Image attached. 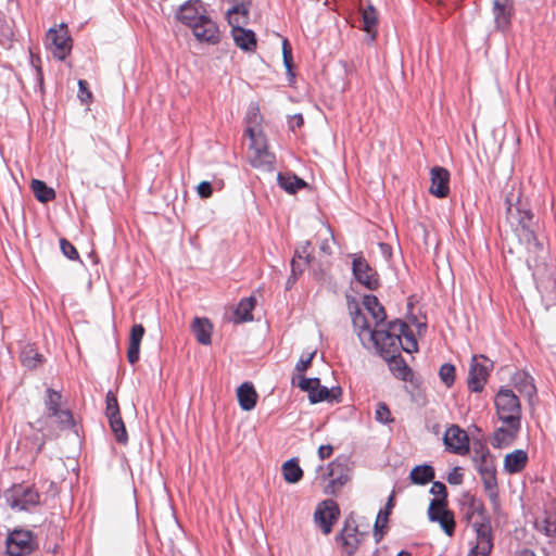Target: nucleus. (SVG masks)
<instances>
[{
	"label": "nucleus",
	"instance_id": "nucleus-12",
	"mask_svg": "<svg viewBox=\"0 0 556 556\" xmlns=\"http://www.w3.org/2000/svg\"><path fill=\"white\" fill-rule=\"evenodd\" d=\"M428 517L431 521L439 522L447 536L454 535L455 519L453 511L447 509V503L431 501L428 508Z\"/></svg>",
	"mask_w": 556,
	"mask_h": 556
},
{
	"label": "nucleus",
	"instance_id": "nucleus-59",
	"mask_svg": "<svg viewBox=\"0 0 556 556\" xmlns=\"http://www.w3.org/2000/svg\"><path fill=\"white\" fill-rule=\"evenodd\" d=\"M375 538H376V541H377V542H379V541L381 540V538H382V534H381V533H380V534L378 533V525H377V523H376V526H375Z\"/></svg>",
	"mask_w": 556,
	"mask_h": 556
},
{
	"label": "nucleus",
	"instance_id": "nucleus-33",
	"mask_svg": "<svg viewBox=\"0 0 556 556\" xmlns=\"http://www.w3.org/2000/svg\"><path fill=\"white\" fill-rule=\"evenodd\" d=\"M283 479L287 483H296L303 477V470L296 459L292 458L283 463L281 467Z\"/></svg>",
	"mask_w": 556,
	"mask_h": 556
},
{
	"label": "nucleus",
	"instance_id": "nucleus-15",
	"mask_svg": "<svg viewBox=\"0 0 556 556\" xmlns=\"http://www.w3.org/2000/svg\"><path fill=\"white\" fill-rule=\"evenodd\" d=\"M443 441L451 453L465 455L469 452L468 434L457 425H452L445 430Z\"/></svg>",
	"mask_w": 556,
	"mask_h": 556
},
{
	"label": "nucleus",
	"instance_id": "nucleus-10",
	"mask_svg": "<svg viewBox=\"0 0 556 556\" xmlns=\"http://www.w3.org/2000/svg\"><path fill=\"white\" fill-rule=\"evenodd\" d=\"M9 505L18 510H29L40 503L39 493L29 485H13L7 493Z\"/></svg>",
	"mask_w": 556,
	"mask_h": 556
},
{
	"label": "nucleus",
	"instance_id": "nucleus-55",
	"mask_svg": "<svg viewBox=\"0 0 556 556\" xmlns=\"http://www.w3.org/2000/svg\"><path fill=\"white\" fill-rule=\"evenodd\" d=\"M519 556H535V554L533 551L526 548L519 553Z\"/></svg>",
	"mask_w": 556,
	"mask_h": 556
},
{
	"label": "nucleus",
	"instance_id": "nucleus-39",
	"mask_svg": "<svg viewBox=\"0 0 556 556\" xmlns=\"http://www.w3.org/2000/svg\"><path fill=\"white\" fill-rule=\"evenodd\" d=\"M312 395V403H318L323 401H334L338 400V397L341 395L340 389H328L327 387L320 386V382L318 383V389L316 393H313Z\"/></svg>",
	"mask_w": 556,
	"mask_h": 556
},
{
	"label": "nucleus",
	"instance_id": "nucleus-9",
	"mask_svg": "<svg viewBox=\"0 0 556 556\" xmlns=\"http://www.w3.org/2000/svg\"><path fill=\"white\" fill-rule=\"evenodd\" d=\"M493 369V362L484 355H473L471 358L469 375H468V389L471 392H481L488 381L490 372Z\"/></svg>",
	"mask_w": 556,
	"mask_h": 556
},
{
	"label": "nucleus",
	"instance_id": "nucleus-29",
	"mask_svg": "<svg viewBox=\"0 0 556 556\" xmlns=\"http://www.w3.org/2000/svg\"><path fill=\"white\" fill-rule=\"evenodd\" d=\"M390 356L389 368L394 377L404 381H410L413 378V371L406 362L402 357L395 356L394 354H390Z\"/></svg>",
	"mask_w": 556,
	"mask_h": 556
},
{
	"label": "nucleus",
	"instance_id": "nucleus-20",
	"mask_svg": "<svg viewBox=\"0 0 556 556\" xmlns=\"http://www.w3.org/2000/svg\"><path fill=\"white\" fill-rule=\"evenodd\" d=\"M430 193L437 198H445L450 192V173L446 168L435 166L430 172Z\"/></svg>",
	"mask_w": 556,
	"mask_h": 556
},
{
	"label": "nucleus",
	"instance_id": "nucleus-56",
	"mask_svg": "<svg viewBox=\"0 0 556 556\" xmlns=\"http://www.w3.org/2000/svg\"><path fill=\"white\" fill-rule=\"evenodd\" d=\"M393 506V495L390 496L389 501H388V504H387V510L391 509ZM388 514L389 511H386V516H384V519L388 518Z\"/></svg>",
	"mask_w": 556,
	"mask_h": 556
},
{
	"label": "nucleus",
	"instance_id": "nucleus-46",
	"mask_svg": "<svg viewBox=\"0 0 556 556\" xmlns=\"http://www.w3.org/2000/svg\"><path fill=\"white\" fill-rule=\"evenodd\" d=\"M430 492L435 496L432 501H442L447 503V490L444 483L440 481L433 482Z\"/></svg>",
	"mask_w": 556,
	"mask_h": 556
},
{
	"label": "nucleus",
	"instance_id": "nucleus-14",
	"mask_svg": "<svg viewBox=\"0 0 556 556\" xmlns=\"http://www.w3.org/2000/svg\"><path fill=\"white\" fill-rule=\"evenodd\" d=\"M339 516V506L332 500L321 502L314 514L315 522L325 534H329L332 531L333 523L338 520Z\"/></svg>",
	"mask_w": 556,
	"mask_h": 556
},
{
	"label": "nucleus",
	"instance_id": "nucleus-25",
	"mask_svg": "<svg viewBox=\"0 0 556 556\" xmlns=\"http://www.w3.org/2000/svg\"><path fill=\"white\" fill-rule=\"evenodd\" d=\"M237 397L243 410H252L257 402V393L252 383L244 382L237 389Z\"/></svg>",
	"mask_w": 556,
	"mask_h": 556
},
{
	"label": "nucleus",
	"instance_id": "nucleus-23",
	"mask_svg": "<svg viewBox=\"0 0 556 556\" xmlns=\"http://www.w3.org/2000/svg\"><path fill=\"white\" fill-rule=\"evenodd\" d=\"M528 463V454L523 450H515L504 458V469L508 473H518L525 469Z\"/></svg>",
	"mask_w": 556,
	"mask_h": 556
},
{
	"label": "nucleus",
	"instance_id": "nucleus-30",
	"mask_svg": "<svg viewBox=\"0 0 556 556\" xmlns=\"http://www.w3.org/2000/svg\"><path fill=\"white\" fill-rule=\"evenodd\" d=\"M514 384L520 395L526 396L531 401L536 394V388L533 380L527 374H517L514 377Z\"/></svg>",
	"mask_w": 556,
	"mask_h": 556
},
{
	"label": "nucleus",
	"instance_id": "nucleus-11",
	"mask_svg": "<svg viewBox=\"0 0 556 556\" xmlns=\"http://www.w3.org/2000/svg\"><path fill=\"white\" fill-rule=\"evenodd\" d=\"M208 16L206 7L201 0L186 1L176 13V18L191 29Z\"/></svg>",
	"mask_w": 556,
	"mask_h": 556
},
{
	"label": "nucleus",
	"instance_id": "nucleus-41",
	"mask_svg": "<svg viewBox=\"0 0 556 556\" xmlns=\"http://www.w3.org/2000/svg\"><path fill=\"white\" fill-rule=\"evenodd\" d=\"M401 343L402 344L400 345V349L407 353H414L418 350L417 340L408 326L404 333L401 336Z\"/></svg>",
	"mask_w": 556,
	"mask_h": 556
},
{
	"label": "nucleus",
	"instance_id": "nucleus-44",
	"mask_svg": "<svg viewBox=\"0 0 556 556\" xmlns=\"http://www.w3.org/2000/svg\"><path fill=\"white\" fill-rule=\"evenodd\" d=\"M375 418L381 424H389L393 421L392 414L388 405L383 402H379L376 405Z\"/></svg>",
	"mask_w": 556,
	"mask_h": 556
},
{
	"label": "nucleus",
	"instance_id": "nucleus-4",
	"mask_svg": "<svg viewBox=\"0 0 556 556\" xmlns=\"http://www.w3.org/2000/svg\"><path fill=\"white\" fill-rule=\"evenodd\" d=\"M407 329V324L402 320H394L388 325L387 329L375 327L370 334L366 349H374L382 355L395 354L400 351L401 336Z\"/></svg>",
	"mask_w": 556,
	"mask_h": 556
},
{
	"label": "nucleus",
	"instance_id": "nucleus-5",
	"mask_svg": "<svg viewBox=\"0 0 556 556\" xmlns=\"http://www.w3.org/2000/svg\"><path fill=\"white\" fill-rule=\"evenodd\" d=\"M251 142L248 149V159L255 168L271 169L275 164V155L269 151L266 137L262 131H255L252 127L245 130Z\"/></svg>",
	"mask_w": 556,
	"mask_h": 556
},
{
	"label": "nucleus",
	"instance_id": "nucleus-58",
	"mask_svg": "<svg viewBox=\"0 0 556 556\" xmlns=\"http://www.w3.org/2000/svg\"><path fill=\"white\" fill-rule=\"evenodd\" d=\"M294 119L296 121L298 127H301L303 125V117L301 115L294 116Z\"/></svg>",
	"mask_w": 556,
	"mask_h": 556
},
{
	"label": "nucleus",
	"instance_id": "nucleus-45",
	"mask_svg": "<svg viewBox=\"0 0 556 556\" xmlns=\"http://www.w3.org/2000/svg\"><path fill=\"white\" fill-rule=\"evenodd\" d=\"M319 379L318 378H304L301 377L299 388L308 393L309 401L312 402L313 393L317 392Z\"/></svg>",
	"mask_w": 556,
	"mask_h": 556
},
{
	"label": "nucleus",
	"instance_id": "nucleus-52",
	"mask_svg": "<svg viewBox=\"0 0 556 556\" xmlns=\"http://www.w3.org/2000/svg\"><path fill=\"white\" fill-rule=\"evenodd\" d=\"M282 53H283V62L287 66V68H291V62H292V51L290 43L287 39L282 42Z\"/></svg>",
	"mask_w": 556,
	"mask_h": 556
},
{
	"label": "nucleus",
	"instance_id": "nucleus-40",
	"mask_svg": "<svg viewBox=\"0 0 556 556\" xmlns=\"http://www.w3.org/2000/svg\"><path fill=\"white\" fill-rule=\"evenodd\" d=\"M343 546L349 556H353L358 547V534L356 529H345L342 534Z\"/></svg>",
	"mask_w": 556,
	"mask_h": 556
},
{
	"label": "nucleus",
	"instance_id": "nucleus-32",
	"mask_svg": "<svg viewBox=\"0 0 556 556\" xmlns=\"http://www.w3.org/2000/svg\"><path fill=\"white\" fill-rule=\"evenodd\" d=\"M256 300L254 296L242 299L235 311L237 321H251L253 319L252 311L254 309Z\"/></svg>",
	"mask_w": 556,
	"mask_h": 556
},
{
	"label": "nucleus",
	"instance_id": "nucleus-31",
	"mask_svg": "<svg viewBox=\"0 0 556 556\" xmlns=\"http://www.w3.org/2000/svg\"><path fill=\"white\" fill-rule=\"evenodd\" d=\"M30 187L35 198L41 203H48L54 200L56 197L54 189L48 187L47 184L42 180L33 179Z\"/></svg>",
	"mask_w": 556,
	"mask_h": 556
},
{
	"label": "nucleus",
	"instance_id": "nucleus-24",
	"mask_svg": "<svg viewBox=\"0 0 556 556\" xmlns=\"http://www.w3.org/2000/svg\"><path fill=\"white\" fill-rule=\"evenodd\" d=\"M362 14V29L369 36L370 41H374L377 36L378 14L372 5H367L361 9Z\"/></svg>",
	"mask_w": 556,
	"mask_h": 556
},
{
	"label": "nucleus",
	"instance_id": "nucleus-16",
	"mask_svg": "<svg viewBox=\"0 0 556 556\" xmlns=\"http://www.w3.org/2000/svg\"><path fill=\"white\" fill-rule=\"evenodd\" d=\"M492 13L495 28L501 31L507 30L514 15V0H493Z\"/></svg>",
	"mask_w": 556,
	"mask_h": 556
},
{
	"label": "nucleus",
	"instance_id": "nucleus-17",
	"mask_svg": "<svg viewBox=\"0 0 556 556\" xmlns=\"http://www.w3.org/2000/svg\"><path fill=\"white\" fill-rule=\"evenodd\" d=\"M197 40L208 45H217L220 41L222 33L217 24L208 16L192 28Z\"/></svg>",
	"mask_w": 556,
	"mask_h": 556
},
{
	"label": "nucleus",
	"instance_id": "nucleus-13",
	"mask_svg": "<svg viewBox=\"0 0 556 556\" xmlns=\"http://www.w3.org/2000/svg\"><path fill=\"white\" fill-rule=\"evenodd\" d=\"M352 270L355 279L368 290H376L379 285L377 271L370 267L362 255H355L352 263Z\"/></svg>",
	"mask_w": 556,
	"mask_h": 556
},
{
	"label": "nucleus",
	"instance_id": "nucleus-2",
	"mask_svg": "<svg viewBox=\"0 0 556 556\" xmlns=\"http://www.w3.org/2000/svg\"><path fill=\"white\" fill-rule=\"evenodd\" d=\"M494 406L495 414L504 426L494 431L492 445L507 446L515 441L521 429V403L511 389L501 387L494 396Z\"/></svg>",
	"mask_w": 556,
	"mask_h": 556
},
{
	"label": "nucleus",
	"instance_id": "nucleus-28",
	"mask_svg": "<svg viewBox=\"0 0 556 556\" xmlns=\"http://www.w3.org/2000/svg\"><path fill=\"white\" fill-rule=\"evenodd\" d=\"M535 529L546 536L556 535V513L544 511L542 516L536 517L534 521Z\"/></svg>",
	"mask_w": 556,
	"mask_h": 556
},
{
	"label": "nucleus",
	"instance_id": "nucleus-6",
	"mask_svg": "<svg viewBox=\"0 0 556 556\" xmlns=\"http://www.w3.org/2000/svg\"><path fill=\"white\" fill-rule=\"evenodd\" d=\"M476 468L481 477L484 491L493 505L498 504V485L496 469L486 448H481L479 458L475 457Z\"/></svg>",
	"mask_w": 556,
	"mask_h": 556
},
{
	"label": "nucleus",
	"instance_id": "nucleus-48",
	"mask_svg": "<svg viewBox=\"0 0 556 556\" xmlns=\"http://www.w3.org/2000/svg\"><path fill=\"white\" fill-rule=\"evenodd\" d=\"M78 97L83 102H88L92 98L91 91L88 89V83L84 79L78 81Z\"/></svg>",
	"mask_w": 556,
	"mask_h": 556
},
{
	"label": "nucleus",
	"instance_id": "nucleus-36",
	"mask_svg": "<svg viewBox=\"0 0 556 556\" xmlns=\"http://www.w3.org/2000/svg\"><path fill=\"white\" fill-rule=\"evenodd\" d=\"M409 477L415 484H426L433 480L434 469L429 465L416 466L412 469Z\"/></svg>",
	"mask_w": 556,
	"mask_h": 556
},
{
	"label": "nucleus",
	"instance_id": "nucleus-7",
	"mask_svg": "<svg viewBox=\"0 0 556 556\" xmlns=\"http://www.w3.org/2000/svg\"><path fill=\"white\" fill-rule=\"evenodd\" d=\"M38 549V540L33 531L14 529L5 539V553L8 556H30Z\"/></svg>",
	"mask_w": 556,
	"mask_h": 556
},
{
	"label": "nucleus",
	"instance_id": "nucleus-26",
	"mask_svg": "<svg viewBox=\"0 0 556 556\" xmlns=\"http://www.w3.org/2000/svg\"><path fill=\"white\" fill-rule=\"evenodd\" d=\"M363 304L375 320L376 327H381L387 318V314L384 307L380 304L377 296L365 295L363 299Z\"/></svg>",
	"mask_w": 556,
	"mask_h": 556
},
{
	"label": "nucleus",
	"instance_id": "nucleus-35",
	"mask_svg": "<svg viewBox=\"0 0 556 556\" xmlns=\"http://www.w3.org/2000/svg\"><path fill=\"white\" fill-rule=\"evenodd\" d=\"M278 184L283 190L291 194L306 186V182L298 176L281 173L278 174Z\"/></svg>",
	"mask_w": 556,
	"mask_h": 556
},
{
	"label": "nucleus",
	"instance_id": "nucleus-27",
	"mask_svg": "<svg viewBox=\"0 0 556 556\" xmlns=\"http://www.w3.org/2000/svg\"><path fill=\"white\" fill-rule=\"evenodd\" d=\"M212 328L211 323L206 318L195 317L192 323V332L197 341L204 345L211 343Z\"/></svg>",
	"mask_w": 556,
	"mask_h": 556
},
{
	"label": "nucleus",
	"instance_id": "nucleus-51",
	"mask_svg": "<svg viewBox=\"0 0 556 556\" xmlns=\"http://www.w3.org/2000/svg\"><path fill=\"white\" fill-rule=\"evenodd\" d=\"M314 355H315V353H309V354H307L306 357H301V359L295 365V370L299 374L304 372L309 367Z\"/></svg>",
	"mask_w": 556,
	"mask_h": 556
},
{
	"label": "nucleus",
	"instance_id": "nucleus-49",
	"mask_svg": "<svg viewBox=\"0 0 556 556\" xmlns=\"http://www.w3.org/2000/svg\"><path fill=\"white\" fill-rule=\"evenodd\" d=\"M446 480L450 484H454V485L462 484L463 480H464V475L460 471V468L455 467L451 472H448Z\"/></svg>",
	"mask_w": 556,
	"mask_h": 556
},
{
	"label": "nucleus",
	"instance_id": "nucleus-57",
	"mask_svg": "<svg viewBox=\"0 0 556 556\" xmlns=\"http://www.w3.org/2000/svg\"><path fill=\"white\" fill-rule=\"evenodd\" d=\"M291 265H292V273L295 274L298 270L299 262L295 258H293Z\"/></svg>",
	"mask_w": 556,
	"mask_h": 556
},
{
	"label": "nucleus",
	"instance_id": "nucleus-60",
	"mask_svg": "<svg viewBox=\"0 0 556 556\" xmlns=\"http://www.w3.org/2000/svg\"><path fill=\"white\" fill-rule=\"evenodd\" d=\"M396 556H410V553L406 551H401Z\"/></svg>",
	"mask_w": 556,
	"mask_h": 556
},
{
	"label": "nucleus",
	"instance_id": "nucleus-34",
	"mask_svg": "<svg viewBox=\"0 0 556 556\" xmlns=\"http://www.w3.org/2000/svg\"><path fill=\"white\" fill-rule=\"evenodd\" d=\"M22 364L30 369L39 367L43 363V355L38 353L31 345H26L21 352Z\"/></svg>",
	"mask_w": 556,
	"mask_h": 556
},
{
	"label": "nucleus",
	"instance_id": "nucleus-43",
	"mask_svg": "<svg viewBox=\"0 0 556 556\" xmlns=\"http://www.w3.org/2000/svg\"><path fill=\"white\" fill-rule=\"evenodd\" d=\"M439 376L441 381L447 387H452L455 381V367L450 363H445L440 367Z\"/></svg>",
	"mask_w": 556,
	"mask_h": 556
},
{
	"label": "nucleus",
	"instance_id": "nucleus-8",
	"mask_svg": "<svg viewBox=\"0 0 556 556\" xmlns=\"http://www.w3.org/2000/svg\"><path fill=\"white\" fill-rule=\"evenodd\" d=\"M72 38L67 25L51 27L46 35V46L54 58L63 61L72 51Z\"/></svg>",
	"mask_w": 556,
	"mask_h": 556
},
{
	"label": "nucleus",
	"instance_id": "nucleus-54",
	"mask_svg": "<svg viewBox=\"0 0 556 556\" xmlns=\"http://www.w3.org/2000/svg\"><path fill=\"white\" fill-rule=\"evenodd\" d=\"M51 496H55L59 492L56 484L53 481L49 482V489L47 491Z\"/></svg>",
	"mask_w": 556,
	"mask_h": 556
},
{
	"label": "nucleus",
	"instance_id": "nucleus-22",
	"mask_svg": "<svg viewBox=\"0 0 556 556\" xmlns=\"http://www.w3.org/2000/svg\"><path fill=\"white\" fill-rule=\"evenodd\" d=\"M232 36L236 45L245 51H252L256 48V37L254 31L241 27V25L231 26Z\"/></svg>",
	"mask_w": 556,
	"mask_h": 556
},
{
	"label": "nucleus",
	"instance_id": "nucleus-42",
	"mask_svg": "<svg viewBox=\"0 0 556 556\" xmlns=\"http://www.w3.org/2000/svg\"><path fill=\"white\" fill-rule=\"evenodd\" d=\"M117 415H121L117 397L115 393L109 391L105 396V416L115 418Z\"/></svg>",
	"mask_w": 556,
	"mask_h": 556
},
{
	"label": "nucleus",
	"instance_id": "nucleus-47",
	"mask_svg": "<svg viewBox=\"0 0 556 556\" xmlns=\"http://www.w3.org/2000/svg\"><path fill=\"white\" fill-rule=\"evenodd\" d=\"M60 248L62 253L70 260L76 261L79 258V254L76 248L66 239L62 238L60 240Z\"/></svg>",
	"mask_w": 556,
	"mask_h": 556
},
{
	"label": "nucleus",
	"instance_id": "nucleus-21",
	"mask_svg": "<svg viewBox=\"0 0 556 556\" xmlns=\"http://www.w3.org/2000/svg\"><path fill=\"white\" fill-rule=\"evenodd\" d=\"M144 336V327L136 324L130 329L129 345L127 350V361L134 365L138 362L140 355V344Z\"/></svg>",
	"mask_w": 556,
	"mask_h": 556
},
{
	"label": "nucleus",
	"instance_id": "nucleus-3",
	"mask_svg": "<svg viewBox=\"0 0 556 556\" xmlns=\"http://www.w3.org/2000/svg\"><path fill=\"white\" fill-rule=\"evenodd\" d=\"M61 402V393L51 388H48L45 399L46 412L35 418L34 421L29 422V427L31 429L41 432V435L36 438V455L42 451L46 444V440L50 434H53L55 431L68 428L73 425L72 413L68 409L63 408Z\"/></svg>",
	"mask_w": 556,
	"mask_h": 556
},
{
	"label": "nucleus",
	"instance_id": "nucleus-19",
	"mask_svg": "<svg viewBox=\"0 0 556 556\" xmlns=\"http://www.w3.org/2000/svg\"><path fill=\"white\" fill-rule=\"evenodd\" d=\"M349 309L352 316L354 331L359 338L362 344L364 346L368 345V340L370 339V334L374 333V329H371L366 316L361 312L357 303H351L349 305Z\"/></svg>",
	"mask_w": 556,
	"mask_h": 556
},
{
	"label": "nucleus",
	"instance_id": "nucleus-50",
	"mask_svg": "<svg viewBox=\"0 0 556 556\" xmlns=\"http://www.w3.org/2000/svg\"><path fill=\"white\" fill-rule=\"evenodd\" d=\"M197 191H198V194L202 198V199H207L212 195L213 193V189H212V185L211 182L208 181H201L198 187H197Z\"/></svg>",
	"mask_w": 556,
	"mask_h": 556
},
{
	"label": "nucleus",
	"instance_id": "nucleus-53",
	"mask_svg": "<svg viewBox=\"0 0 556 556\" xmlns=\"http://www.w3.org/2000/svg\"><path fill=\"white\" fill-rule=\"evenodd\" d=\"M333 453V447L330 444L321 445L318 448V456L320 459L329 458Z\"/></svg>",
	"mask_w": 556,
	"mask_h": 556
},
{
	"label": "nucleus",
	"instance_id": "nucleus-37",
	"mask_svg": "<svg viewBox=\"0 0 556 556\" xmlns=\"http://www.w3.org/2000/svg\"><path fill=\"white\" fill-rule=\"evenodd\" d=\"M249 9L245 4H236L227 12L228 23L231 26L245 24L248 20Z\"/></svg>",
	"mask_w": 556,
	"mask_h": 556
},
{
	"label": "nucleus",
	"instance_id": "nucleus-38",
	"mask_svg": "<svg viewBox=\"0 0 556 556\" xmlns=\"http://www.w3.org/2000/svg\"><path fill=\"white\" fill-rule=\"evenodd\" d=\"M108 419L110 428L114 433L116 441L121 444H126L128 442V433L122 416L117 415L115 418L110 417Z\"/></svg>",
	"mask_w": 556,
	"mask_h": 556
},
{
	"label": "nucleus",
	"instance_id": "nucleus-1",
	"mask_svg": "<svg viewBox=\"0 0 556 556\" xmlns=\"http://www.w3.org/2000/svg\"><path fill=\"white\" fill-rule=\"evenodd\" d=\"M459 517L476 532V540L468 556H489L493 548L492 528L483 502L470 492H464L458 500Z\"/></svg>",
	"mask_w": 556,
	"mask_h": 556
},
{
	"label": "nucleus",
	"instance_id": "nucleus-18",
	"mask_svg": "<svg viewBox=\"0 0 556 556\" xmlns=\"http://www.w3.org/2000/svg\"><path fill=\"white\" fill-rule=\"evenodd\" d=\"M341 464L331 462L327 467V472L324 478H330L329 482L325 485L324 492L328 495H337L341 488L348 482V475L343 473Z\"/></svg>",
	"mask_w": 556,
	"mask_h": 556
}]
</instances>
